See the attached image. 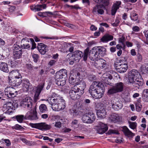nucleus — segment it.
<instances>
[{
    "label": "nucleus",
    "instance_id": "obj_1",
    "mask_svg": "<svg viewBox=\"0 0 148 148\" xmlns=\"http://www.w3.org/2000/svg\"><path fill=\"white\" fill-rule=\"evenodd\" d=\"M104 90L105 87L102 83L95 81L92 83L88 91L94 98L98 99L102 97Z\"/></svg>",
    "mask_w": 148,
    "mask_h": 148
},
{
    "label": "nucleus",
    "instance_id": "obj_2",
    "mask_svg": "<svg viewBox=\"0 0 148 148\" xmlns=\"http://www.w3.org/2000/svg\"><path fill=\"white\" fill-rule=\"evenodd\" d=\"M140 77L138 72L136 70L133 69L130 71L128 74V82L133 86L138 88L143 84L142 78Z\"/></svg>",
    "mask_w": 148,
    "mask_h": 148
},
{
    "label": "nucleus",
    "instance_id": "obj_3",
    "mask_svg": "<svg viewBox=\"0 0 148 148\" xmlns=\"http://www.w3.org/2000/svg\"><path fill=\"white\" fill-rule=\"evenodd\" d=\"M106 52V49L103 47H95L90 51L89 56L90 60L94 61L100 56H102L104 55Z\"/></svg>",
    "mask_w": 148,
    "mask_h": 148
},
{
    "label": "nucleus",
    "instance_id": "obj_4",
    "mask_svg": "<svg viewBox=\"0 0 148 148\" xmlns=\"http://www.w3.org/2000/svg\"><path fill=\"white\" fill-rule=\"evenodd\" d=\"M96 108L97 110V115L101 119L104 118L106 114L105 106L102 103L100 102L96 104Z\"/></svg>",
    "mask_w": 148,
    "mask_h": 148
},
{
    "label": "nucleus",
    "instance_id": "obj_5",
    "mask_svg": "<svg viewBox=\"0 0 148 148\" xmlns=\"http://www.w3.org/2000/svg\"><path fill=\"white\" fill-rule=\"evenodd\" d=\"M124 59L125 60V58ZM126 62L125 60L121 59L118 62H117L116 65L115 63V64L116 69L118 72L122 73L126 71L128 68V65Z\"/></svg>",
    "mask_w": 148,
    "mask_h": 148
},
{
    "label": "nucleus",
    "instance_id": "obj_6",
    "mask_svg": "<svg viewBox=\"0 0 148 148\" xmlns=\"http://www.w3.org/2000/svg\"><path fill=\"white\" fill-rule=\"evenodd\" d=\"M69 94L70 98L74 100L79 99L81 95H82L79 92V89L76 85H75L74 87L70 90Z\"/></svg>",
    "mask_w": 148,
    "mask_h": 148
},
{
    "label": "nucleus",
    "instance_id": "obj_7",
    "mask_svg": "<svg viewBox=\"0 0 148 148\" xmlns=\"http://www.w3.org/2000/svg\"><path fill=\"white\" fill-rule=\"evenodd\" d=\"M123 86L124 84L123 83L119 82L117 83L108 90V94L111 95L121 92L123 90Z\"/></svg>",
    "mask_w": 148,
    "mask_h": 148
},
{
    "label": "nucleus",
    "instance_id": "obj_8",
    "mask_svg": "<svg viewBox=\"0 0 148 148\" xmlns=\"http://www.w3.org/2000/svg\"><path fill=\"white\" fill-rule=\"evenodd\" d=\"M30 125L33 128L37 129L42 131L49 130L51 128L50 125L47 124L45 123H30Z\"/></svg>",
    "mask_w": 148,
    "mask_h": 148
},
{
    "label": "nucleus",
    "instance_id": "obj_9",
    "mask_svg": "<svg viewBox=\"0 0 148 148\" xmlns=\"http://www.w3.org/2000/svg\"><path fill=\"white\" fill-rule=\"evenodd\" d=\"M12 103L11 102H6L4 104L2 110L5 113L10 114L12 112L13 107Z\"/></svg>",
    "mask_w": 148,
    "mask_h": 148
},
{
    "label": "nucleus",
    "instance_id": "obj_10",
    "mask_svg": "<svg viewBox=\"0 0 148 148\" xmlns=\"http://www.w3.org/2000/svg\"><path fill=\"white\" fill-rule=\"evenodd\" d=\"M96 129L97 132L99 134H103L106 132L108 129L107 124L101 122H99L98 125L96 126Z\"/></svg>",
    "mask_w": 148,
    "mask_h": 148
},
{
    "label": "nucleus",
    "instance_id": "obj_11",
    "mask_svg": "<svg viewBox=\"0 0 148 148\" xmlns=\"http://www.w3.org/2000/svg\"><path fill=\"white\" fill-rule=\"evenodd\" d=\"M44 83L38 85L36 87L35 90V94L34 95V101L36 102L39 99V96L44 87Z\"/></svg>",
    "mask_w": 148,
    "mask_h": 148
},
{
    "label": "nucleus",
    "instance_id": "obj_12",
    "mask_svg": "<svg viewBox=\"0 0 148 148\" xmlns=\"http://www.w3.org/2000/svg\"><path fill=\"white\" fill-rule=\"evenodd\" d=\"M106 61L103 59L96 60L94 63V65L97 69H103L106 66Z\"/></svg>",
    "mask_w": 148,
    "mask_h": 148
},
{
    "label": "nucleus",
    "instance_id": "obj_13",
    "mask_svg": "<svg viewBox=\"0 0 148 148\" xmlns=\"http://www.w3.org/2000/svg\"><path fill=\"white\" fill-rule=\"evenodd\" d=\"M22 77H18V78H10L9 79V82L12 85L14 86H18L20 85L22 82Z\"/></svg>",
    "mask_w": 148,
    "mask_h": 148
},
{
    "label": "nucleus",
    "instance_id": "obj_14",
    "mask_svg": "<svg viewBox=\"0 0 148 148\" xmlns=\"http://www.w3.org/2000/svg\"><path fill=\"white\" fill-rule=\"evenodd\" d=\"M23 104L25 107L29 110L32 107V100L30 97H27L23 100Z\"/></svg>",
    "mask_w": 148,
    "mask_h": 148
},
{
    "label": "nucleus",
    "instance_id": "obj_15",
    "mask_svg": "<svg viewBox=\"0 0 148 148\" xmlns=\"http://www.w3.org/2000/svg\"><path fill=\"white\" fill-rule=\"evenodd\" d=\"M112 108L116 110H119L121 109L123 106L122 102L118 99L114 100L112 104Z\"/></svg>",
    "mask_w": 148,
    "mask_h": 148
},
{
    "label": "nucleus",
    "instance_id": "obj_16",
    "mask_svg": "<svg viewBox=\"0 0 148 148\" xmlns=\"http://www.w3.org/2000/svg\"><path fill=\"white\" fill-rule=\"evenodd\" d=\"M121 2L120 1H116L113 5L111 11V14L112 15H114L116 12L117 10L119 9L121 5Z\"/></svg>",
    "mask_w": 148,
    "mask_h": 148
},
{
    "label": "nucleus",
    "instance_id": "obj_17",
    "mask_svg": "<svg viewBox=\"0 0 148 148\" xmlns=\"http://www.w3.org/2000/svg\"><path fill=\"white\" fill-rule=\"evenodd\" d=\"M32 42L26 39H23L21 42V47L23 49H27L30 47Z\"/></svg>",
    "mask_w": 148,
    "mask_h": 148
},
{
    "label": "nucleus",
    "instance_id": "obj_18",
    "mask_svg": "<svg viewBox=\"0 0 148 148\" xmlns=\"http://www.w3.org/2000/svg\"><path fill=\"white\" fill-rule=\"evenodd\" d=\"M37 48L39 52L42 54H44L47 50V46L43 43H39Z\"/></svg>",
    "mask_w": 148,
    "mask_h": 148
},
{
    "label": "nucleus",
    "instance_id": "obj_19",
    "mask_svg": "<svg viewBox=\"0 0 148 148\" xmlns=\"http://www.w3.org/2000/svg\"><path fill=\"white\" fill-rule=\"evenodd\" d=\"M121 118L120 116L116 114H112L109 116V120L111 122L116 123L117 122L120 121Z\"/></svg>",
    "mask_w": 148,
    "mask_h": 148
},
{
    "label": "nucleus",
    "instance_id": "obj_20",
    "mask_svg": "<svg viewBox=\"0 0 148 148\" xmlns=\"http://www.w3.org/2000/svg\"><path fill=\"white\" fill-rule=\"evenodd\" d=\"M77 86L79 88V90H80V92L82 94L84 92V90L86 88V85L85 82L83 80H79V82L77 83Z\"/></svg>",
    "mask_w": 148,
    "mask_h": 148
},
{
    "label": "nucleus",
    "instance_id": "obj_21",
    "mask_svg": "<svg viewBox=\"0 0 148 148\" xmlns=\"http://www.w3.org/2000/svg\"><path fill=\"white\" fill-rule=\"evenodd\" d=\"M73 59L75 61H79V60L82 57L83 53L80 51L77 50L73 52Z\"/></svg>",
    "mask_w": 148,
    "mask_h": 148
},
{
    "label": "nucleus",
    "instance_id": "obj_22",
    "mask_svg": "<svg viewBox=\"0 0 148 148\" xmlns=\"http://www.w3.org/2000/svg\"><path fill=\"white\" fill-rule=\"evenodd\" d=\"M122 128L121 130L125 136L132 138L134 136V134L126 126H124Z\"/></svg>",
    "mask_w": 148,
    "mask_h": 148
},
{
    "label": "nucleus",
    "instance_id": "obj_23",
    "mask_svg": "<svg viewBox=\"0 0 148 148\" xmlns=\"http://www.w3.org/2000/svg\"><path fill=\"white\" fill-rule=\"evenodd\" d=\"M102 8V6L100 7V6L98 5H96L93 8V13L94 14H96L98 13V14L101 15L103 14L104 11L103 9L101 8Z\"/></svg>",
    "mask_w": 148,
    "mask_h": 148
},
{
    "label": "nucleus",
    "instance_id": "obj_24",
    "mask_svg": "<svg viewBox=\"0 0 148 148\" xmlns=\"http://www.w3.org/2000/svg\"><path fill=\"white\" fill-rule=\"evenodd\" d=\"M10 76L8 77L9 79H12V78H18L22 77L20 73L17 70H13L10 73Z\"/></svg>",
    "mask_w": 148,
    "mask_h": 148
},
{
    "label": "nucleus",
    "instance_id": "obj_25",
    "mask_svg": "<svg viewBox=\"0 0 148 148\" xmlns=\"http://www.w3.org/2000/svg\"><path fill=\"white\" fill-rule=\"evenodd\" d=\"M113 36L109 34L104 35L101 38L100 40L103 42H107L113 40Z\"/></svg>",
    "mask_w": 148,
    "mask_h": 148
},
{
    "label": "nucleus",
    "instance_id": "obj_26",
    "mask_svg": "<svg viewBox=\"0 0 148 148\" xmlns=\"http://www.w3.org/2000/svg\"><path fill=\"white\" fill-rule=\"evenodd\" d=\"M0 70L5 73L9 72V69L7 64L5 62H0Z\"/></svg>",
    "mask_w": 148,
    "mask_h": 148
},
{
    "label": "nucleus",
    "instance_id": "obj_27",
    "mask_svg": "<svg viewBox=\"0 0 148 148\" xmlns=\"http://www.w3.org/2000/svg\"><path fill=\"white\" fill-rule=\"evenodd\" d=\"M142 98L145 102H148V89H145L143 90Z\"/></svg>",
    "mask_w": 148,
    "mask_h": 148
},
{
    "label": "nucleus",
    "instance_id": "obj_28",
    "mask_svg": "<svg viewBox=\"0 0 148 148\" xmlns=\"http://www.w3.org/2000/svg\"><path fill=\"white\" fill-rule=\"evenodd\" d=\"M79 79L71 77H70L69 78V82L72 85L77 86V83L79 82Z\"/></svg>",
    "mask_w": 148,
    "mask_h": 148
},
{
    "label": "nucleus",
    "instance_id": "obj_29",
    "mask_svg": "<svg viewBox=\"0 0 148 148\" xmlns=\"http://www.w3.org/2000/svg\"><path fill=\"white\" fill-rule=\"evenodd\" d=\"M57 102H55L53 103V104H52L51 107L53 110L56 111H59L64 110L65 107H60L58 104L57 103Z\"/></svg>",
    "mask_w": 148,
    "mask_h": 148
},
{
    "label": "nucleus",
    "instance_id": "obj_30",
    "mask_svg": "<svg viewBox=\"0 0 148 148\" xmlns=\"http://www.w3.org/2000/svg\"><path fill=\"white\" fill-rule=\"evenodd\" d=\"M22 54V51H20V50L16 51H13V58L15 59H19L21 58Z\"/></svg>",
    "mask_w": 148,
    "mask_h": 148
},
{
    "label": "nucleus",
    "instance_id": "obj_31",
    "mask_svg": "<svg viewBox=\"0 0 148 148\" xmlns=\"http://www.w3.org/2000/svg\"><path fill=\"white\" fill-rule=\"evenodd\" d=\"M64 76V74L62 73V70H60L56 73L55 75V78L57 79L60 80V79L63 78V76Z\"/></svg>",
    "mask_w": 148,
    "mask_h": 148
},
{
    "label": "nucleus",
    "instance_id": "obj_32",
    "mask_svg": "<svg viewBox=\"0 0 148 148\" xmlns=\"http://www.w3.org/2000/svg\"><path fill=\"white\" fill-rule=\"evenodd\" d=\"M31 112H32L33 113L29 115V116L31 117L32 119L36 120L38 119L37 115V112L36 111V107H35L33 110H31Z\"/></svg>",
    "mask_w": 148,
    "mask_h": 148
},
{
    "label": "nucleus",
    "instance_id": "obj_33",
    "mask_svg": "<svg viewBox=\"0 0 148 148\" xmlns=\"http://www.w3.org/2000/svg\"><path fill=\"white\" fill-rule=\"evenodd\" d=\"M15 89L12 87H7L5 89V93L6 96L8 95V94H10V92H14Z\"/></svg>",
    "mask_w": 148,
    "mask_h": 148
},
{
    "label": "nucleus",
    "instance_id": "obj_34",
    "mask_svg": "<svg viewBox=\"0 0 148 148\" xmlns=\"http://www.w3.org/2000/svg\"><path fill=\"white\" fill-rule=\"evenodd\" d=\"M22 86L26 88L27 90H29L30 86V83L28 80H24L23 81Z\"/></svg>",
    "mask_w": 148,
    "mask_h": 148
},
{
    "label": "nucleus",
    "instance_id": "obj_35",
    "mask_svg": "<svg viewBox=\"0 0 148 148\" xmlns=\"http://www.w3.org/2000/svg\"><path fill=\"white\" fill-rule=\"evenodd\" d=\"M89 48L88 47L86 49H85L84 51V53H83V60L86 61L87 60L88 54L89 53Z\"/></svg>",
    "mask_w": 148,
    "mask_h": 148
},
{
    "label": "nucleus",
    "instance_id": "obj_36",
    "mask_svg": "<svg viewBox=\"0 0 148 148\" xmlns=\"http://www.w3.org/2000/svg\"><path fill=\"white\" fill-rule=\"evenodd\" d=\"M89 119L91 121V123L93 122L95 119L94 114L92 112H88L87 114Z\"/></svg>",
    "mask_w": 148,
    "mask_h": 148
},
{
    "label": "nucleus",
    "instance_id": "obj_37",
    "mask_svg": "<svg viewBox=\"0 0 148 148\" xmlns=\"http://www.w3.org/2000/svg\"><path fill=\"white\" fill-rule=\"evenodd\" d=\"M82 119L83 122L86 123H91V121L89 119L88 115L87 114L83 115L82 117Z\"/></svg>",
    "mask_w": 148,
    "mask_h": 148
},
{
    "label": "nucleus",
    "instance_id": "obj_38",
    "mask_svg": "<svg viewBox=\"0 0 148 148\" xmlns=\"http://www.w3.org/2000/svg\"><path fill=\"white\" fill-rule=\"evenodd\" d=\"M39 108L40 112L42 113L45 112L47 110L46 106L43 104H41L40 105Z\"/></svg>",
    "mask_w": 148,
    "mask_h": 148
},
{
    "label": "nucleus",
    "instance_id": "obj_39",
    "mask_svg": "<svg viewBox=\"0 0 148 148\" xmlns=\"http://www.w3.org/2000/svg\"><path fill=\"white\" fill-rule=\"evenodd\" d=\"M71 125L74 129L77 128L78 127V121L76 119L73 120L71 123Z\"/></svg>",
    "mask_w": 148,
    "mask_h": 148
},
{
    "label": "nucleus",
    "instance_id": "obj_40",
    "mask_svg": "<svg viewBox=\"0 0 148 148\" xmlns=\"http://www.w3.org/2000/svg\"><path fill=\"white\" fill-rule=\"evenodd\" d=\"M17 121L20 123L23 122V119H24V116L23 115H18L15 116Z\"/></svg>",
    "mask_w": 148,
    "mask_h": 148
},
{
    "label": "nucleus",
    "instance_id": "obj_41",
    "mask_svg": "<svg viewBox=\"0 0 148 148\" xmlns=\"http://www.w3.org/2000/svg\"><path fill=\"white\" fill-rule=\"evenodd\" d=\"M112 77L111 76H108V77H104L103 76L102 77V80L104 82L107 84H109L110 82L109 80L112 79Z\"/></svg>",
    "mask_w": 148,
    "mask_h": 148
},
{
    "label": "nucleus",
    "instance_id": "obj_42",
    "mask_svg": "<svg viewBox=\"0 0 148 148\" xmlns=\"http://www.w3.org/2000/svg\"><path fill=\"white\" fill-rule=\"evenodd\" d=\"M142 106L141 103L139 101H137L136 103V108L138 112H140L141 110Z\"/></svg>",
    "mask_w": 148,
    "mask_h": 148
},
{
    "label": "nucleus",
    "instance_id": "obj_43",
    "mask_svg": "<svg viewBox=\"0 0 148 148\" xmlns=\"http://www.w3.org/2000/svg\"><path fill=\"white\" fill-rule=\"evenodd\" d=\"M14 91V92H12L10 93V94H8V95H7V96L8 97L10 98H13L16 97V95L17 94V92L16 91V90Z\"/></svg>",
    "mask_w": 148,
    "mask_h": 148
},
{
    "label": "nucleus",
    "instance_id": "obj_44",
    "mask_svg": "<svg viewBox=\"0 0 148 148\" xmlns=\"http://www.w3.org/2000/svg\"><path fill=\"white\" fill-rule=\"evenodd\" d=\"M73 59V54L72 53H68L66 56V62H69L70 60Z\"/></svg>",
    "mask_w": 148,
    "mask_h": 148
},
{
    "label": "nucleus",
    "instance_id": "obj_45",
    "mask_svg": "<svg viewBox=\"0 0 148 148\" xmlns=\"http://www.w3.org/2000/svg\"><path fill=\"white\" fill-rule=\"evenodd\" d=\"M129 126L130 128L134 130L136 128L137 123L136 122H129Z\"/></svg>",
    "mask_w": 148,
    "mask_h": 148
},
{
    "label": "nucleus",
    "instance_id": "obj_46",
    "mask_svg": "<svg viewBox=\"0 0 148 148\" xmlns=\"http://www.w3.org/2000/svg\"><path fill=\"white\" fill-rule=\"evenodd\" d=\"M13 51H16L20 50V51H22L21 47L17 44H15L13 45Z\"/></svg>",
    "mask_w": 148,
    "mask_h": 148
},
{
    "label": "nucleus",
    "instance_id": "obj_47",
    "mask_svg": "<svg viewBox=\"0 0 148 148\" xmlns=\"http://www.w3.org/2000/svg\"><path fill=\"white\" fill-rule=\"evenodd\" d=\"M138 15L136 13H133L130 16L131 20L134 21H136L138 18Z\"/></svg>",
    "mask_w": 148,
    "mask_h": 148
},
{
    "label": "nucleus",
    "instance_id": "obj_48",
    "mask_svg": "<svg viewBox=\"0 0 148 148\" xmlns=\"http://www.w3.org/2000/svg\"><path fill=\"white\" fill-rule=\"evenodd\" d=\"M38 8L37 10L38 11L42 10V8L45 9L46 7V5L45 4L37 5Z\"/></svg>",
    "mask_w": 148,
    "mask_h": 148
},
{
    "label": "nucleus",
    "instance_id": "obj_49",
    "mask_svg": "<svg viewBox=\"0 0 148 148\" xmlns=\"http://www.w3.org/2000/svg\"><path fill=\"white\" fill-rule=\"evenodd\" d=\"M47 101H48V102L52 106V104H53V102H58V100L57 99H53V98H51L49 99H48L47 100Z\"/></svg>",
    "mask_w": 148,
    "mask_h": 148
},
{
    "label": "nucleus",
    "instance_id": "obj_50",
    "mask_svg": "<svg viewBox=\"0 0 148 148\" xmlns=\"http://www.w3.org/2000/svg\"><path fill=\"white\" fill-rule=\"evenodd\" d=\"M57 83L60 86L64 87V86L65 85V80H60V81L58 80Z\"/></svg>",
    "mask_w": 148,
    "mask_h": 148
},
{
    "label": "nucleus",
    "instance_id": "obj_51",
    "mask_svg": "<svg viewBox=\"0 0 148 148\" xmlns=\"http://www.w3.org/2000/svg\"><path fill=\"white\" fill-rule=\"evenodd\" d=\"M15 60H10L9 62V64L12 67H14L17 65V64L15 62Z\"/></svg>",
    "mask_w": 148,
    "mask_h": 148
},
{
    "label": "nucleus",
    "instance_id": "obj_52",
    "mask_svg": "<svg viewBox=\"0 0 148 148\" xmlns=\"http://www.w3.org/2000/svg\"><path fill=\"white\" fill-rule=\"evenodd\" d=\"M66 5L68 7H71V9L73 8L76 10L81 9V8L79 7L77 4H76L74 5H68L66 4Z\"/></svg>",
    "mask_w": 148,
    "mask_h": 148
},
{
    "label": "nucleus",
    "instance_id": "obj_53",
    "mask_svg": "<svg viewBox=\"0 0 148 148\" xmlns=\"http://www.w3.org/2000/svg\"><path fill=\"white\" fill-rule=\"evenodd\" d=\"M109 3V1L108 0H104L103 2V4L101 5V6L103 8H105V7L108 5Z\"/></svg>",
    "mask_w": 148,
    "mask_h": 148
},
{
    "label": "nucleus",
    "instance_id": "obj_54",
    "mask_svg": "<svg viewBox=\"0 0 148 148\" xmlns=\"http://www.w3.org/2000/svg\"><path fill=\"white\" fill-rule=\"evenodd\" d=\"M119 43H121L124 47H125V45L124 42L125 41V37L122 36L121 38H120L119 39Z\"/></svg>",
    "mask_w": 148,
    "mask_h": 148
},
{
    "label": "nucleus",
    "instance_id": "obj_55",
    "mask_svg": "<svg viewBox=\"0 0 148 148\" xmlns=\"http://www.w3.org/2000/svg\"><path fill=\"white\" fill-rule=\"evenodd\" d=\"M32 56L33 58L34 62H37L39 58V56L38 54H33Z\"/></svg>",
    "mask_w": 148,
    "mask_h": 148
},
{
    "label": "nucleus",
    "instance_id": "obj_56",
    "mask_svg": "<svg viewBox=\"0 0 148 148\" xmlns=\"http://www.w3.org/2000/svg\"><path fill=\"white\" fill-rule=\"evenodd\" d=\"M109 134H119L118 131L115 130H110L108 132Z\"/></svg>",
    "mask_w": 148,
    "mask_h": 148
},
{
    "label": "nucleus",
    "instance_id": "obj_57",
    "mask_svg": "<svg viewBox=\"0 0 148 148\" xmlns=\"http://www.w3.org/2000/svg\"><path fill=\"white\" fill-rule=\"evenodd\" d=\"M30 42H32L31 44L32 45V49H33L36 47V44L34 42V40L32 38H30Z\"/></svg>",
    "mask_w": 148,
    "mask_h": 148
},
{
    "label": "nucleus",
    "instance_id": "obj_58",
    "mask_svg": "<svg viewBox=\"0 0 148 148\" xmlns=\"http://www.w3.org/2000/svg\"><path fill=\"white\" fill-rule=\"evenodd\" d=\"M137 58L136 59V60L138 62H140L142 61V55L139 54L138 53L136 55Z\"/></svg>",
    "mask_w": 148,
    "mask_h": 148
},
{
    "label": "nucleus",
    "instance_id": "obj_59",
    "mask_svg": "<svg viewBox=\"0 0 148 148\" xmlns=\"http://www.w3.org/2000/svg\"><path fill=\"white\" fill-rule=\"evenodd\" d=\"M30 9L31 10H32L36 12V11H38V10L37 9L38 8L37 5H33L30 6Z\"/></svg>",
    "mask_w": 148,
    "mask_h": 148
},
{
    "label": "nucleus",
    "instance_id": "obj_60",
    "mask_svg": "<svg viewBox=\"0 0 148 148\" xmlns=\"http://www.w3.org/2000/svg\"><path fill=\"white\" fill-rule=\"evenodd\" d=\"M14 129L17 130H21L23 128V127L18 124H16L14 127Z\"/></svg>",
    "mask_w": 148,
    "mask_h": 148
},
{
    "label": "nucleus",
    "instance_id": "obj_61",
    "mask_svg": "<svg viewBox=\"0 0 148 148\" xmlns=\"http://www.w3.org/2000/svg\"><path fill=\"white\" fill-rule=\"evenodd\" d=\"M79 108L77 109L76 108L75 109L73 110V112H72L73 113V115H78L79 114Z\"/></svg>",
    "mask_w": 148,
    "mask_h": 148
},
{
    "label": "nucleus",
    "instance_id": "obj_62",
    "mask_svg": "<svg viewBox=\"0 0 148 148\" xmlns=\"http://www.w3.org/2000/svg\"><path fill=\"white\" fill-rule=\"evenodd\" d=\"M132 29L134 32H138L140 31V29L138 27L135 26L132 27Z\"/></svg>",
    "mask_w": 148,
    "mask_h": 148
},
{
    "label": "nucleus",
    "instance_id": "obj_63",
    "mask_svg": "<svg viewBox=\"0 0 148 148\" xmlns=\"http://www.w3.org/2000/svg\"><path fill=\"white\" fill-rule=\"evenodd\" d=\"M15 7L14 6H11L9 8V11L11 13H13L15 10Z\"/></svg>",
    "mask_w": 148,
    "mask_h": 148
},
{
    "label": "nucleus",
    "instance_id": "obj_64",
    "mask_svg": "<svg viewBox=\"0 0 148 148\" xmlns=\"http://www.w3.org/2000/svg\"><path fill=\"white\" fill-rule=\"evenodd\" d=\"M144 33L145 37H146L147 43L148 44V30L144 31Z\"/></svg>",
    "mask_w": 148,
    "mask_h": 148
}]
</instances>
